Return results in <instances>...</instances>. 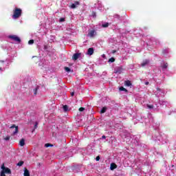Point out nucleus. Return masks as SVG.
<instances>
[{"label": "nucleus", "mask_w": 176, "mask_h": 176, "mask_svg": "<svg viewBox=\"0 0 176 176\" xmlns=\"http://www.w3.org/2000/svg\"><path fill=\"white\" fill-rule=\"evenodd\" d=\"M22 13L23 10H21V8H15L13 10L12 19H19L20 17H21Z\"/></svg>", "instance_id": "f257e3e1"}, {"label": "nucleus", "mask_w": 176, "mask_h": 176, "mask_svg": "<svg viewBox=\"0 0 176 176\" xmlns=\"http://www.w3.org/2000/svg\"><path fill=\"white\" fill-rule=\"evenodd\" d=\"M11 131H12V133L11 134V135H16L17 134V133H19V126H16L15 124H12L10 127Z\"/></svg>", "instance_id": "f03ea898"}, {"label": "nucleus", "mask_w": 176, "mask_h": 176, "mask_svg": "<svg viewBox=\"0 0 176 176\" xmlns=\"http://www.w3.org/2000/svg\"><path fill=\"white\" fill-rule=\"evenodd\" d=\"M1 171L4 173V174H12V170H10V168L5 166V164H3L1 165Z\"/></svg>", "instance_id": "7ed1b4c3"}, {"label": "nucleus", "mask_w": 176, "mask_h": 176, "mask_svg": "<svg viewBox=\"0 0 176 176\" xmlns=\"http://www.w3.org/2000/svg\"><path fill=\"white\" fill-rule=\"evenodd\" d=\"M10 39H12V41H15V42H21V39H20L19 38V36H16V35H11L9 36Z\"/></svg>", "instance_id": "20e7f679"}, {"label": "nucleus", "mask_w": 176, "mask_h": 176, "mask_svg": "<svg viewBox=\"0 0 176 176\" xmlns=\"http://www.w3.org/2000/svg\"><path fill=\"white\" fill-rule=\"evenodd\" d=\"M80 56H82V53H76L73 55L72 60H74V61H76V60H78V58H79Z\"/></svg>", "instance_id": "39448f33"}, {"label": "nucleus", "mask_w": 176, "mask_h": 176, "mask_svg": "<svg viewBox=\"0 0 176 176\" xmlns=\"http://www.w3.org/2000/svg\"><path fill=\"white\" fill-rule=\"evenodd\" d=\"M122 72H123V67H118L114 69L115 74H122Z\"/></svg>", "instance_id": "423d86ee"}, {"label": "nucleus", "mask_w": 176, "mask_h": 176, "mask_svg": "<svg viewBox=\"0 0 176 176\" xmlns=\"http://www.w3.org/2000/svg\"><path fill=\"white\" fill-rule=\"evenodd\" d=\"M95 35H97L96 30H91L88 33V36H90V38H93Z\"/></svg>", "instance_id": "0eeeda50"}, {"label": "nucleus", "mask_w": 176, "mask_h": 176, "mask_svg": "<svg viewBox=\"0 0 176 176\" xmlns=\"http://www.w3.org/2000/svg\"><path fill=\"white\" fill-rule=\"evenodd\" d=\"M94 53V48L93 47H91V48H89L88 50H87V54L89 56H93Z\"/></svg>", "instance_id": "6e6552de"}, {"label": "nucleus", "mask_w": 176, "mask_h": 176, "mask_svg": "<svg viewBox=\"0 0 176 176\" xmlns=\"http://www.w3.org/2000/svg\"><path fill=\"white\" fill-rule=\"evenodd\" d=\"M23 175L24 176H30V170H28V169H27V168H24Z\"/></svg>", "instance_id": "1a4fd4ad"}, {"label": "nucleus", "mask_w": 176, "mask_h": 176, "mask_svg": "<svg viewBox=\"0 0 176 176\" xmlns=\"http://www.w3.org/2000/svg\"><path fill=\"white\" fill-rule=\"evenodd\" d=\"M124 86H127L128 87H130V86H131V81L125 80L124 81Z\"/></svg>", "instance_id": "9d476101"}, {"label": "nucleus", "mask_w": 176, "mask_h": 176, "mask_svg": "<svg viewBox=\"0 0 176 176\" xmlns=\"http://www.w3.org/2000/svg\"><path fill=\"white\" fill-rule=\"evenodd\" d=\"M118 168V165H116V164L112 163L111 164V166L110 168L111 170H115V168Z\"/></svg>", "instance_id": "9b49d317"}, {"label": "nucleus", "mask_w": 176, "mask_h": 176, "mask_svg": "<svg viewBox=\"0 0 176 176\" xmlns=\"http://www.w3.org/2000/svg\"><path fill=\"white\" fill-rule=\"evenodd\" d=\"M19 145L21 146H24V145H25V140L24 139H21L19 142Z\"/></svg>", "instance_id": "f8f14e48"}, {"label": "nucleus", "mask_w": 176, "mask_h": 176, "mask_svg": "<svg viewBox=\"0 0 176 176\" xmlns=\"http://www.w3.org/2000/svg\"><path fill=\"white\" fill-rule=\"evenodd\" d=\"M148 64H149V60H146L141 64V65L142 67H145V65H148Z\"/></svg>", "instance_id": "ddd939ff"}, {"label": "nucleus", "mask_w": 176, "mask_h": 176, "mask_svg": "<svg viewBox=\"0 0 176 176\" xmlns=\"http://www.w3.org/2000/svg\"><path fill=\"white\" fill-rule=\"evenodd\" d=\"M119 90H120V91H125V93H128L129 92V91L126 88L123 87H120L119 88Z\"/></svg>", "instance_id": "4468645a"}, {"label": "nucleus", "mask_w": 176, "mask_h": 176, "mask_svg": "<svg viewBox=\"0 0 176 176\" xmlns=\"http://www.w3.org/2000/svg\"><path fill=\"white\" fill-rule=\"evenodd\" d=\"M102 28H108L109 27V23H105L104 24H102Z\"/></svg>", "instance_id": "2eb2a0df"}, {"label": "nucleus", "mask_w": 176, "mask_h": 176, "mask_svg": "<svg viewBox=\"0 0 176 176\" xmlns=\"http://www.w3.org/2000/svg\"><path fill=\"white\" fill-rule=\"evenodd\" d=\"M168 67V63H164L162 66V69H167V67Z\"/></svg>", "instance_id": "dca6fc26"}, {"label": "nucleus", "mask_w": 176, "mask_h": 176, "mask_svg": "<svg viewBox=\"0 0 176 176\" xmlns=\"http://www.w3.org/2000/svg\"><path fill=\"white\" fill-rule=\"evenodd\" d=\"M38 89H39V86H37V87L34 89V94L35 96H36Z\"/></svg>", "instance_id": "f3484780"}, {"label": "nucleus", "mask_w": 176, "mask_h": 176, "mask_svg": "<svg viewBox=\"0 0 176 176\" xmlns=\"http://www.w3.org/2000/svg\"><path fill=\"white\" fill-rule=\"evenodd\" d=\"M105 112H107V107H103V108L100 110V113H105Z\"/></svg>", "instance_id": "a211bd4d"}, {"label": "nucleus", "mask_w": 176, "mask_h": 176, "mask_svg": "<svg viewBox=\"0 0 176 176\" xmlns=\"http://www.w3.org/2000/svg\"><path fill=\"white\" fill-rule=\"evenodd\" d=\"M23 164H24V162L23 161H20L16 166H19V167H21V166H23Z\"/></svg>", "instance_id": "6ab92c4d"}, {"label": "nucleus", "mask_w": 176, "mask_h": 176, "mask_svg": "<svg viewBox=\"0 0 176 176\" xmlns=\"http://www.w3.org/2000/svg\"><path fill=\"white\" fill-rule=\"evenodd\" d=\"M63 110L65 111V112H67V111H68V105H63Z\"/></svg>", "instance_id": "aec40b11"}, {"label": "nucleus", "mask_w": 176, "mask_h": 176, "mask_svg": "<svg viewBox=\"0 0 176 176\" xmlns=\"http://www.w3.org/2000/svg\"><path fill=\"white\" fill-rule=\"evenodd\" d=\"M65 71H66V72H71V69L68 67H65Z\"/></svg>", "instance_id": "412c9836"}, {"label": "nucleus", "mask_w": 176, "mask_h": 176, "mask_svg": "<svg viewBox=\"0 0 176 176\" xmlns=\"http://www.w3.org/2000/svg\"><path fill=\"white\" fill-rule=\"evenodd\" d=\"M167 53H168V50H167V48L162 50V54H167Z\"/></svg>", "instance_id": "4be33fe9"}, {"label": "nucleus", "mask_w": 176, "mask_h": 176, "mask_svg": "<svg viewBox=\"0 0 176 176\" xmlns=\"http://www.w3.org/2000/svg\"><path fill=\"white\" fill-rule=\"evenodd\" d=\"M109 63H115V58L112 57L109 59Z\"/></svg>", "instance_id": "5701e85b"}, {"label": "nucleus", "mask_w": 176, "mask_h": 176, "mask_svg": "<svg viewBox=\"0 0 176 176\" xmlns=\"http://www.w3.org/2000/svg\"><path fill=\"white\" fill-rule=\"evenodd\" d=\"M45 148H49V146H53V144L50 143H47L45 144Z\"/></svg>", "instance_id": "b1692460"}, {"label": "nucleus", "mask_w": 176, "mask_h": 176, "mask_svg": "<svg viewBox=\"0 0 176 176\" xmlns=\"http://www.w3.org/2000/svg\"><path fill=\"white\" fill-rule=\"evenodd\" d=\"M147 108L148 109H153V104H147Z\"/></svg>", "instance_id": "393cba45"}, {"label": "nucleus", "mask_w": 176, "mask_h": 176, "mask_svg": "<svg viewBox=\"0 0 176 176\" xmlns=\"http://www.w3.org/2000/svg\"><path fill=\"white\" fill-rule=\"evenodd\" d=\"M28 44H29V45H34V40H30V41H28Z\"/></svg>", "instance_id": "a878e982"}, {"label": "nucleus", "mask_w": 176, "mask_h": 176, "mask_svg": "<svg viewBox=\"0 0 176 176\" xmlns=\"http://www.w3.org/2000/svg\"><path fill=\"white\" fill-rule=\"evenodd\" d=\"M78 111H79L80 112H83V111H85V108H84V107H80L79 109H78Z\"/></svg>", "instance_id": "bb28decb"}, {"label": "nucleus", "mask_w": 176, "mask_h": 176, "mask_svg": "<svg viewBox=\"0 0 176 176\" xmlns=\"http://www.w3.org/2000/svg\"><path fill=\"white\" fill-rule=\"evenodd\" d=\"M0 176H6L5 172H2V170L0 173Z\"/></svg>", "instance_id": "cd10ccee"}, {"label": "nucleus", "mask_w": 176, "mask_h": 176, "mask_svg": "<svg viewBox=\"0 0 176 176\" xmlns=\"http://www.w3.org/2000/svg\"><path fill=\"white\" fill-rule=\"evenodd\" d=\"M71 8L72 9H75L76 8V6L74 3H72Z\"/></svg>", "instance_id": "c85d7f7f"}, {"label": "nucleus", "mask_w": 176, "mask_h": 176, "mask_svg": "<svg viewBox=\"0 0 176 176\" xmlns=\"http://www.w3.org/2000/svg\"><path fill=\"white\" fill-rule=\"evenodd\" d=\"M59 21H60V23H63V21H65V18H60L59 19Z\"/></svg>", "instance_id": "c756f323"}, {"label": "nucleus", "mask_w": 176, "mask_h": 176, "mask_svg": "<svg viewBox=\"0 0 176 176\" xmlns=\"http://www.w3.org/2000/svg\"><path fill=\"white\" fill-rule=\"evenodd\" d=\"M4 140H5L6 141H9V140H10V136H7V137H6V138H4Z\"/></svg>", "instance_id": "7c9ffc66"}, {"label": "nucleus", "mask_w": 176, "mask_h": 176, "mask_svg": "<svg viewBox=\"0 0 176 176\" xmlns=\"http://www.w3.org/2000/svg\"><path fill=\"white\" fill-rule=\"evenodd\" d=\"M92 16L93 17H97V14H96V12H92Z\"/></svg>", "instance_id": "2f4dec72"}, {"label": "nucleus", "mask_w": 176, "mask_h": 176, "mask_svg": "<svg viewBox=\"0 0 176 176\" xmlns=\"http://www.w3.org/2000/svg\"><path fill=\"white\" fill-rule=\"evenodd\" d=\"M38 129V122H36L34 124V129Z\"/></svg>", "instance_id": "473e14b6"}, {"label": "nucleus", "mask_w": 176, "mask_h": 176, "mask_svg": "<svg viewBox=\"0 0 176 176\" xmlns=\"http://www.w3.org/2000/svg\"><path fill=\"white\" fill-rule=\"evenodd\" d=\"M96 162H99L100 161V156H97L96 158Z\"/></svg>", "instance_id": "72a5a7b5"}, {"label": "nucleus", "mask_w": 176, "mask_h": 176, "mask_svg": "<svg viewBox=\"0 0 176 176\" xmlns=\"http://www.w3.org/2000/svg\"><path fill=\"white\" fill-rule=\"evenodd\" d=\"M74 5L76 6L78 5H79V1H75L74 2Z\"/></svg>", "instance_id": "f704fd0d"}, {"label": "nucleus", "mask_w": 176, "mask_h": 176, "mask_svg": "<svg viewBox=\"0 0 176 176\" xmlns=\"http://www.w3.org/2000/svg\"><path fill=\"white\" fill-rule=\"evenodd\" d=\"M111 53H112V54H115V53H116V50H112Z\"/></svg>", "instance_id": "c9c22d12"}, {"label": "nucleus", "mask_w": 176, "mask_h": 176, "mask_svg": "<svg viewBox=\"0 0 176 176\" xmlns=\"http://www.w3.org/2000/svg\"><path fill=\"white\" fill-rule=\"evenodd\" d=\"M71 96H72V97H74V96H75V92H72Z\"/></svg>", "instance_id": "e433bc0d"}, {"label": "nucleus", "mask_w": 176, "mask_h": 176, "mask_svg": "<svg viewBox=\"0 0 176 176\" xmlns=\"http://www.w3.org/2000/svg\"><path fill=\"white\" fill-rule=\"evenodd\" d=\"M157 91H162V89L160 88H157Z\"/></svg>", "instance_id": "4c0bfd02"}, {"label": "nucleus", "mask_w": 176, "mask_h": 176, "mask_svg": "<svg viewBox=\"0 0 176 176\" xmlns=\"http://www.w3.org/2000/svg\"><path fill=\"white\" fill-rule=\"evenodd\" d=\"M102 138L103 140H105V138H107V136L102 135Z\"/></svg>", "instance_id": "58836bf2"}, {"label": "nucleus", "mask_w": 176, "mask_h": 176, "mask_svg": "<svg viewBox=\"0 0 176 176\" xmlns=\"http://www.w3.org/2000/svg\"><path fill=\"white\" fill-rule=\"evenodd\" d=\"M145 85H146V86H148V85H149V82H145Z\"/></svg>", "instance_id": "ea45409f"}]
</instances>
